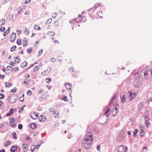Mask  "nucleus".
Instances as JSON below:
<instances>
[{"label":"nucleus","instance_id":"obj_1","mask_svg":"<svg viewBox=\"0 0 152 152\" xmlns=\"http://www.w3.org/2000/svg\"><path fill=\"white\" fill-rule=\"evenodd\" d=\"M85 140L86 142L90 140V141L92 142L93 140V135L91 132L87 133L85 136Z\"/></svg>","mask_w":152,"mask_h":152},{"label":"nucleus","instance_id":"obj_2","mask_svg":"<svg viewBox=\"0 0 152 152\" xmlns=\"http://www.w3.org/2000/svg\"><path fill=\"white\" fill-rule=\"evenodd\" d=\"M92 142L87 141L83 142L82 144V147L85 149H87L90 147Z\"/></svg>","mask_w":152,"mask_h":152},{"label":"nucleus","instance_id":"obj_3","mask_svg":"<svg viewBox=\"0 0 152 152\" xmlns=\"http://www.w3.org/2000/svg\"><path fill=\"white\" fill-rule=\"evenodd\" d=\"M127 148L126 146L121 145L119 146L118 149V152H126Z\"/></svg>","mask_w":152,"mask_h":152},{"label":"nucleus","instance_id":"obj_4","mask_svg":"<svg viewBox=\"0 0 152 152\" xmlns=\"http://www.w3.org/2000/svg\"><path fill=\"white\" fill-rule=\"evenodd\" d=\"M49 111L50 113L53 112V115L55 116V118H58V115L59 114V113L58 111H56L53 108L50 109Z\"/></svg>","mask_w":152,"mask_h":152},{"label":"nucleus","instance_id":"obj_5","mask_svg":"<svg viewBox=\"0 0 152 152\" xmlns=\"http://www.w3.org/2000/svg\"><path fill=\"white\" fill-rule=\"evenodd\" d=\"M128 94L129 95V100L130 101L133 99L136 96V94L135 93H133L130 91H129L128 92Z\"/></svg>","mask_w":152,"mask_h":152},{"label":"nucleus","instance_id":"obj_6","mask_svg":"<svg viewBox=\"0 0 152 152\" xmlns=\"http://www.w3.org/2000/svg\"><path fill=\"white\" fill-rule=\"evenodd\" d=\"M51 68L48 67L46 70H44L42 72L41 74L43 76H45L48 75L51 70Z\"/></svg>","mask_w":152,"mask_h":152},{"label":"nucleus","instance_id":"obj_7","mask_svg":"<svg viewBox=\"0 0 152 152\" xmlns=\"http://www.w3.org/2000/svg\"><path fill=\"white\" fill-rule=\"evenodd\" d=\"M121 102L122 103H124L126 101V96L124 94H121L120 96Z\"/></svg>","mask_w":152,"mask_h":152},{"label":"nucleus","instance_id":"obj_8","mask_svg":"<svg viewBox=\"0 0 152 152\" xmlns=\"http://www.w3.org/2000/svg\"><path fill=\"white\" fill-rule=\"evenodd\" d=\"M16 37V34L15 33H12L10 41L12 42H14L15 41Z\"/></svg>","mask_w":152,"mask_h":152},{"label":"nucleus","instance_id":"obj_9","mask_svg":"<svg viewBox=\"0 0 152 152\" xmlns=\"http://www.w3.org/2000/svg\"><path fill=\"white\" fill-rule=\"evenodd\" d=\"M100 5V4H95L94 7L91 8L88 10V11H90L91 10L94 9V10H95L97 7H99Z\"/></svg>","mask_w":152,"mask_h":152},{"label":"nucleus","instance_id":"obj_10","mask_svg":"<svg viewBox=\"0 0 152 152\" xmlns=\"http://www.w3.org/2000/svg\"><path fill=\"white\" fill-rule=\"evenodd\" d=\"M17 147L15 145L12 146L10 148V150L11 152H15L17 150Z\"/></svg>","mask_w":152,"mask_h":152},{"label":"nucleus","instance_id":"obj_11","mask_svg":"<svg viewBox=\"0 0 152 152\" xmlns=\"http://www.w3.org/2000/svg\"><path fill=\"white\" fill-rule=\"evenodd\" d=\"M14 109L13 108L11 109L9 112L7 113L6 114V116H10L11 114H12L13 113V110Z\"/></svg>","mask_w":152,"mask_h":152},{"label":"nucleus","instance_id":"obj_12","mask_svg":"<svg viewBox=\"0 0 152 152\" xmlns=\"http://www.w3.org/2000/svg\"><path fill=\"white\" fill-rule=\"evenodd\" d=\"M31 118L34 119H36L38 118V115L37 114H35V113H33V114L31 115Z\"/></svg>","mask_w":152,"mask_h":152},{"label":"nucleus","instance_id":"obj_13","mask_svg":"<svg viewBox=\"0 0 152 152\" xmlns=\"http://www.w3.org/2000/svg\"><path fill=\"white\" fill-rule=\"evenodd\" d=\"M22 9L20 8H18L15 10V12L16 15L19 14L21 11Z\"/></svg>","mask_w":152,"mask_h":152},{"label":"nucleus","instance_id":"obj_14","mask_svg":"<svg viewBox=\"0 0 152 152\" xmlns=\"http://www.w3.org/2000/svg\"><path fill=\"white\" fill-rule=\"evenodd\" d=\"M44 119H46V118L45 117L43 116V115H40L39 117V121H45V120H44Z\"/></svg>","mask_w":152,"mask_h":152},{"label":"nucleus","instance_id":"obj_15","mask_svg":"<svg viewBox=\"0 0 152 152\" xmlns=\"http://www.w3.org/2000/svg\"><path fill=\"white\" fill-rule=\"evenodd\" d=\"M10 28L9 27L7 29L5 32H4L3 35L4 36H6L9 33V32L10 31Z\"/></svg>","mask_w":152,"mask_h":152},{"label":"nucleus","instance_id":"obj_16","mask_svg":"<svg viewBox=\"0 0 152 152\" xmlns=\"http://www.w3.org/2000/svg\"><path fill=\"white\" fill-rule=\"evenodd\" d=\"M66 86L67 89H70L72 87L71 84L70 83H67L66 85Z\"/></svg>","mask_w":152,"mask_h":152},{"label":"nucleus","instance_id":"obj_17","mask_svg":"<svg viewBox=\"0 0 152 152\" xmlns=\"http://www.w3.org/2000/svg\"><path fill=\"white\" fill-rule=\"evenodd\" d=\"M30 127L32 129H34L36 127V125L35 123H33L31 124Z\"/></svg>","mask_w":152,"mask_h":152},{"label":"nucleus","instance_id":"obj_18","mask_svg":"<svg viewBox=\"0 0 152 152\" xmlns=\"http://www.w3.org/2000/svg\"><path fill=\"white\" fill-rule=\"evenodd\" d=\"M5 86L6 87H9L12 85V84L11 83L7 82H5Z\"/></svg>","mask_w":152,"mask_h":152},{"label":"nucleus","instance_id":"obj_19","mask_svg":"<svg viewBox=\"0 0 152 152\" xmlns=\"http://www.w3.org/2000/svg\"><path fill=\"white\" fill-rule=\"evenodd\" d=\"M139 82V81L138 80H136L134 81V85L135 87L136 88L139 87V86L138 85V84H136V83H138Z\"/></svg>","mask_w":152,"mask_h":152},{"label":"nucleus","instance_id":"obj_20","mask_svg":"<svg viewBox=\"0 0 152 152\" xmlns=\"http://www.w3.org/2000/svg\"><path fill=\"white\" fill-rule=\"evenodd\" d=\"M138 132V129H135V131L134 132H133V136L134 137H137V133Z\"/></svg>","mask_w":152,"mask_h":152},{"label":"nucleus","instance_id":"obj_21","mask_svg":"<svg viewBox=\"0 0 152 152\" xmlns=\"http://www.w3.org/2000/svg\"><path fill=\"white\" fill-rule=\"evenodd\" d=\"M27 64V62L25 61H24L23 63L21 65V66L22 68H24L25 66H26V65Z\"/></svg>","mask_w":152,"mask_h":152},{"label":"nucleus","instance_id":"obj_22","mask_svg":"<svg viewBox=\"0 0 152 152\" xmlns=\"http://www.w3.org/2000/svg\"><path fill=\"white\" fill-rule=\"evenodd\" d=\"M5 23V20L4 19H2L0 20V25L1 26L4 24Z\"/></svg>","mask_w":152,"mask_h":152},{"label":"nucleus","instance_id":"obj_23","mask_svg":"<svg viewBox=\"0 0 152 152\" xmlns=\"http://www.w3.org/2000/svg\"><path fill=\"white\" fill-rule=\"evenodd\" d=\"M9 120L11 123H14L15 120V119L12 117H10L9 118Z\"/></svg>","mask_w":152,"mask_h":152},{"label":"nucleus","instance_id":"obj_24","mask_svg":"<svg viewBox=\"0 0 152 152\" xmlns=\"http://www.w3.org/2000/svg\"><path fill=\"white\" fill-rule=\"evenodd\" d=\"M34 28L37 30H40L41 29V28L37 25H35L34 26Z\"/></svg>","mask_w":152,"mask_h":152},{"label":"nucleus","instance_id":"obj_25","mask_svg":"<svg viewBox=\"0 0 152 152\" xmlns=\"http://www.w3.org/2000/svg\"><path fill=\"white\" fill-rule=\"evenodd\" d=\"M144 77L147 78L148 76V71H146L144 73Z\"/></svg>","mask_w":152,"mask_h":152},{"label":"nucleus","instance_id":"obj_26","mask_svg":"<svg viewBox=\"0 0 152 152\" xmlns=\"http://www.w3.org/2000/svg\"><path fill=\"white\" fill-rule=\"evenodd\" d=\"M30 82V80H26V79H24V81L23 82V83H25L26 85H28L29 84Z\"/></svg>","mask_w":152,"mask_h":152},{"label":"nucleus","instance_id":"obj_27","mask_svg":"<svg viewBox=\"0 0 152 152\" xmlns=\"http://www.w3.org/2000/svg\"><path fill=\"white\" fill-rule=\"evenodd\" d=\"M17 43L18 45H21V39H18L17 41Z\"/></svg>","mask_w":152,"mask_h":152},{"label":"nucleus","instance_id":"obj_28","mask_svg":"<svg viewBox=\"0 0 152 152\" xmlns=\"http://www.w3.org/2000/svg\"><path fill=\"white\" fill-rule=\"evenodd\" d=\"M35 148H36V147L35 145H32L31 146V150L32 152H33L34 151Z\"/></svg>","mask_w":152,"mask_h":152},{"label":"nucleus","instance_id":"obj_29","mask_svg":"<svg viewBox=\"0 0 152 152\" xmlns=\"http://www.w3.org/2000/svg\"><path fill=\"white\" fill-rule=\"evenodd\" d=\"M38 66H35L33 68V71L34 72H36L39 69V68L38 67Z\"/></svg>","mask_w":152,"mask_h":152},{"label":"nucleus","instance_id":"obj_30","mask_svg":"<svg viewBox=\"0 0 152 152\" xmlns=\"http://www.w3.org/2000/svg\"><path fill=\"white\" fill-rule=\"evenodd\" d=\"M48 34L49 36H52L55 35V33L53 31H50L49 32Z\"/></svg>","mask_w":152,"mask_h":152},{"label":"nucleus","instance_id":"obj_31","mask_svg":"<svg viewBox=\"0 0 152 152\" xmlns=\"http://www.w3.org/2000/svg\"><path fill=\"white\" fill-rule=\"evenodd\" d=\"M16 47L15 46V45L13 46L11 48L10 51L11 52H12V51H14L16 49Z\"/></svg>","mask_w":152,"mask_h":152},{"label":"nucleus","instance_id":"obj_32","mask_svg":"<svg viewBox=\"0 0 152 152\" xmlns=\"http://www.w3.org/2000/svg\"><path fill=\"white\" fill-rule=\"evenodd\" d=\"M25 34L26 35H28L29 33V31L26 28L25 30Z\"/></svg>","mask_w":152,"mask_h":152},{"label":"nucleus","instance_id":"obj_33","mask_svg":"<svg viewBox=\"0 0 152 152\" xmlns=\"http://www.w3.org/2000/svg\"><path fill=\"white\" fill-rule=\"evenodd\" d=\"M12 134L13 135V137L15 139H17V137L16 136V134L15 132H13L12 133Z\"/></svg>","mask_w":152,"mask_h":152},{"label":"nucleus","instance_id":"obj_34","mask_svg":"<svg viewBox=\"0 0 152 152\" xmlns=\"http://www.w3.org/2000/svg\"><path fill=\"white\" fill-rule=\"evenodd\" d=\"M52 21V19L51 18H49L48 19L47 21L46 22V23L48 24L50 23Z\"/></svg>","mask_w":152,"mask_h":152},{"label":"nucleus","instance_id":"obj_35","mask_svg":"<svg viewBox=\"0 0 152 152\" xmlns=\"http://www.w3.org/2000/svg\"><path fill=\"white\" fill-rule=\"evenodd\" d=\"M51 81V80L50 78H48L46 79V81L48 83H50Z\"/></svg>","mask_w":152,"mask_h":152},{"label":"nucleus","instance_id":"obj_36","mask_svg":"<svg viewBox=\"0 0 152 152\" xmlns=\"http://www.w3.org/2000/svg\"><path fill=\"white\" fill-rule=\"evenodd\" d=\"M11 143V142L10 141H7L6 143H5V147L7 146L8 145H10Z\"/></svg>","mask_w":152,"mask_h":152},{"label":"nucleus","instance_id":"obj_37","mask_svg":"<svg viewBox=\"0 0 152 152\" xmlns=\"http://www.w3.org/2000/svg\"><path fill=\"white\" fill-rule=\"evenodd\" d=\"M115 95H114L112 97V99H111V101H110V104H112L113 103H112V101L114 100L115 99Z\"/></svg>","mask_w":152,"mask_h":152},{"label":"nucleus","instance_id":"obj_38","mask_svg":"<svg viewBox=\"0 0 152 152\" xmlns=\"http://www.w3.org/2000/svg\"><path fill=\"white\" fill-rule=\"evenodd\" d=\"M62 99L65 101L67 102L68 101V99L66 96H64L62 98Z\"/></svg>","mask_w":152,"mask_h":152},{"label":"nucleus","instance_id":"obj_39","mask_svg":"<svg viewBox=\"0 0 152 152\" xmlns=\"http://www.w3.org/2000/svg\"><path fill=\"white\" fill-rule=\"evenodd\" d=\"M9 68H11V69L12 71L14 70V68L9 66H8L7 67V68L8 70H10V69H9Z\"/></svg>","mask_w":152,"mask_h":152},{"label":"nucleus","instance_id":"obj_40","mask_svg":"<svg viewBox=\"0 0 152 152\" xmlns=\"http://www.w3.org/2000/svg\"><path fill=\"white\" fill-rule=\"evenodd\" d=\"M16 90L17 88L16 87H15L14 88L11 90V91L12 93H14L16 92Z\"/></svg>","mask_w":152,"mask_h":152},{"label":"nucleus","instance_id":"obj_41","mask_svg":"<svg viewBox=\"0 0 152 152\" xmlns=\"http://www.w3.org/2000/svg\"><path fill=\"white\" fill-rule=\"evenodd\" d=\"M5 27H1L0 28V31L1 32H3L5 30Z\"/></svg>","mask_w":152,"mask_h":152},{"label":"nucleus","instance_id":"obj_42","mask_svg":"<svg viewBox=\"0 0 152 152\" xmlns=\"http://www.w3.org/2000/svg\"><path fill=\"white\" fill-rule=\"evenodd\" d=\"M32 51L31 48H28L27 50V51L28 53H31Z\"/></svg>","mask_w":152,"mask_h":152},{"label":"nucleus","instance_id":"obj_43","mask_svg":"<svg viewBox=\"0 0 152 152\" xmlns=\"http://www.w3.org/2000/svg\"><path fill=\"white\" fill-rule=\"evenodd\" d=\"M145 123L146 124L147 127L148 128V127L149 125L150 124V122L148 121H145Z\"/></svg>","mask_w":152,"mask_h":152},{"label":"nucleus","instance_id":"obj_44","mask_svg":"<svg viewBox=\"0 0 152 152\" xmlns=\"http://www.w3.org/2000/svg\"><path fill=\"white\" fill-rule=\"evenodd\" d=\"M27 94L29 96L31 95L32 94L31 91L30 90H28L27 92Z\"/></svg>","mask_w":152,"mask_h":152},{"label":"nucleus","instance_id":"obj_45","mask_svg":"<svg viewBox=\"0 0 152 152\" xmlns=\"http://www.w3.org/2000/svg\"><path fill=\"white\" fill-rule=\"evenodd\" d=\"M4 97V95L3 94H0V99H3Z\"/></svg>","mask_w":152,"mask_h":152},{"label":"nucleus","instance_id":"obj_46","mask_svg":"<svg viewBox=\"0 0 152 152\" xmlns=\"http://www.w3.org/2000/svg\"><path fill=\"white\" fill-rule=\"evenodd\" d=\"M9 19L12 20L13 17V15H10L8 16Z\"/></svg>","mask_w":152,"mask_h":152},{"label":"nucleus","instance_id":"obj_47","mask_svg":"<svg viewBox=\"0 0 152 152\" xmlns=\"http://www.w3.org/2000/svg\"><path fill=\"white\" fill-rule=\"evenodd\" d=\"M57 15V14L56 13H54L52 15V17L53 18H55L56 17V16Z\"/></svg>","mask_w":152,"mask_h":152},{"label":"nucleus","instance_id":"obj_48","mask_svg":"<svg viewBox=\"0 0 152 152\" xmlns=\"http://www.w3.org/2000/svg\"><path fill=\"white\" fill-rule=\"evenodd\" d=\"M150 120L149 117L148 116H146L145 118V121H148Z\"/></svg>","mask_w":152,"mask_h":152},{"label":"nucleus","instance_id":"obj_49","mask_svg":"<svg viewBox=\"0 0 152 152\" xmlns=\"http://www.w3.org/2000/svg\"><path fill=\"white\" fill-rule=\"evenodd\" d=\"M17 59V60H19V61H17V62L18 63H19L20 62V59L19 58V57H16L14 60V61H16V60H15V59Z\"/></svg>","mask_w":152,"mask_h":152},{"label":"nucleus","instance_id":"obj_50","mask_svg":"<svg viewBox=\"0 0 152 152\" xmlns=\"http://www.w3.org/2000/svg\"><path fill=\"white\" fill-rule=\"evenodd\" d=\"M43 50L42 49H40L38 52V56H40L42 53Z\"/></svg>","mask_w":152,"mask_h":152},{"label":"nucleus","instance_id":"obj_51","mask_svg":"<svg viewBox=\"0 0 152 152\" xmlns=\"http://www.w3.org/2000/svg\"><path fill=\"white\" fill-rule=\"evenodd\" d=\"M18 127L19 129H21L23 128L22 125L21 124H19L18 125Z\"/></svg>","mask_w":152,"mask_h":152},{"label":"nucleus","instance_id":"obj_52","mask_svg":"<svg viewBox=\"0 0 152 152\" xmlns=\"http://www.w3.org/2000/svg\"><path fill=\"white\" fill-rule=\"evenodd\" d=\"M23 107H22L21 108H20L18 110V112L20 113L21 111H23Z\"/></svg>","mask_w":152,"mask_h":152},{"label":"nucleus","instance_id":"obj_53","mask_svg":"<svg viewBox=\"0 0 152 152\" xmlns=\"http://www.w3.org/2000/svg\"><path fill=\"white\" fill-rule=\"evenodd\" d=\"M140 132L141 133H142L143 132V129L142 127H141V124L140 125Z\"/></svg>","mask_w":152,"mask_h":152},{"label":"nucleus","instance_id":"obj_54","mask_svg":"<svg viewBox=\"0 0 152 152\" xmlns=\"http://www.w3.org/2000/svg\"><path fill=\"white\" fill-rule=\"evenodd\" d=\"M10 125V126L11 127H12L15 128V124H12L11 123Z\"/></svg>","mask_w":152,"mask_h":152},{"label":"nucleus","instance_id":"obj_55","mask_svg":"<svg viewBox=\"0 0 152 152\" xmlns=\"http://www.w3.org/2000/svg\"><path fill=\"white\" fill-rule=\"evenodd\" d=\"M15 63H14V62L12 61H11L10 62V65H11L12 66H14V64H15Z\"/></svg>","mask_w":152,"mask_h":152},{"label":"nucleus","instance_id":"obj_56","mask_svg":"<svg viewBox=\"0 0 152 152\" xmlns=\"http://www.w3.org/2000/svg\"><path fill=\"white\" fill-rule=\"evenodd\" d=\"M30 13L29 11H26L25 13V14L26 15H28Z\"/></svg>","mask_w":152,"mask_h":152},{"label":"nucleus","instance_id":"obj_57","mask_svg":"<svg viewBox=\"0 0 152 152\" xmlns=\"http://www.w3.org/2000/svg\"><path fill=\"white\" fill-rule=\"evenodd\" d=\"M30 1V0H26L24 4H27L29 3Z\"/></svg>","mask_w":152,"mask_h":152},{"label":"nucleus","instance_id":"obj_58","mask_svg":"<svg viewBox=\"0 0 152 152\" xmlns=\"http://www.w3.org/2000/svg\"><path fill=\"white\" fill-rule=\"evenodd\" d=\"M27 41V39L26 38H24L23 39V42H26Z\"/></svg>","mask_w":152,"mask_h":152},{"label":"nucleus","instance_id":"obj_59","mask_svg":"<svg viewBox=\"0 0 152 152\" xmlns=\"http://www.w3.org/2000/svg\"><path fill=\"white\" fill-rule=\"evenodd\" d=\"M100 148V146L99 145H98L97 146V149L98 150H99Z\"/></svg>","mask_w":152,"mask_h":152},{"label":"nucleus","instance_id":"obj_60","mask_svg":"<svg viewBox=\"0 0 152 152\" xmlns=\"http://www.w3.org/2000/svg\"><path fill=\"white\" fill-rule=\"evenodd\" d=\"M56 60L54 58H52L51 59V61L53 62H54L56 61Z\"/></svg>","mask_w":152,"mask_h":152},{"label":"nucleus","instance_id":"obj_61","mask_svg":"<svg viewBox=\"0 0 152 152\" xmlns=\"http://www.w3.org/2000/svg\"><path fill=\"white\" fill-rule=\"evenodd\" d=\"M23 99H24L23 98L20 97V98L19 100L20 101V102H22L23 101Z\"/></svg>","mask_w":152,"mask_h":152},{"label":"nucleus","instance_id":"obj_62","mask_svg":"<svg viewBox=\"0 0 152 152\" xmlns=\"http://www.w3.org/2000/svg\"><path fill=\"white\" fill-rule=\"evenodd\" d=\"M19 70V69H18V67H16L15 68H14V70L15 71H16L17 70Z\"/></svg>","mask_w":152,"mask_h":152},{"label":"nucleus","instance_id":"obj_63","mask_svg":"<svg viewBox=\"0 0 152 152\" xmlns=\"http://www.w3.org/2000/svg\"><path fill=\"white\" fill-rule=\"evenodd\" d=\"M40 144H38L36 147V149H38L39 148V147L40 146Z\"/></svg>","mask_w":152,"mask_h":152},{"label":"nucleus","instance_id":"obj_64","mask_svg":"<svg viewBox=\"0 0 152 152\" xmlns=\"http://www.w3.org/2000/svg\"><path fill=\"white\" fill-rule=\"evenodd\" d=\"M27 44L26 42H24L23 43V47H26V46Z\"/></svg>","mask_w":152,"mask_h":152}]
</instances>
